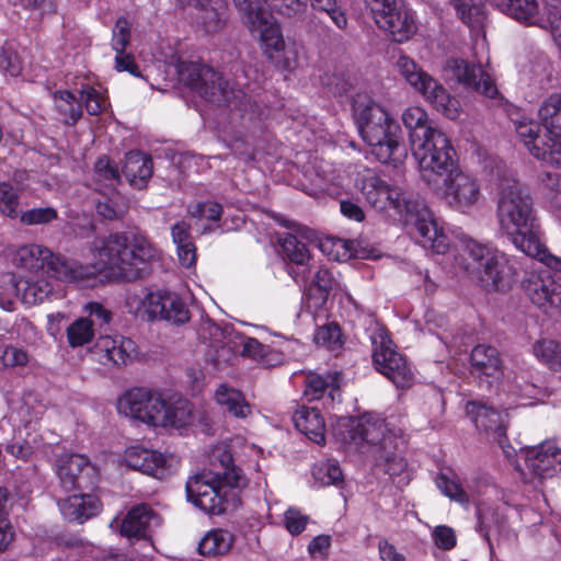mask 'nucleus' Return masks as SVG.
Masks as SVG:
<instances>
[{
  "label": "nucleus",
  "instance_id": "obj_1",
  "mask_svg": "<svg viewBox=\"0 0 561 561\" xmlns=\"http://www.w3.org/2000/svg\"><path fill=\"white\" fill-rule=\"evenodd\" d=\"M500 232L523 253L561 271V257L541 241V227L529 192L517 181L501 187L496 203Z\"/></svg>",
  "mask_w": 561,
  "mask_h": 561
},
{
  "label": "nucleus",
  "instance_id": "obj_2",
  "mask_svg": "<svg viewBox=\"0 0 561 561\" xmlns=\"http://www.w3.org/2000/svg\"><path fill=\"white\" fill-rule=\"evenodd\" d=\"M353 117L370 153L383 164L397 167L407 158L401 127L388 110L366 93H357L352 103Z\"/></svg>",
  "mask_w": 561,
  "mask_h": 561
},
{
  "label": "nucleus",
  "instance_id": "obj_3",
  "mask_svg": "<svg viewBox=\"0 0 561 561\" xmlns=\"http://www.w3.org/2000/svg\"><path fill=\"white\" fill-rule=\"evenodd\" d=\"M118 409L135 420L154 427L185 428L193 423V404L174 391L134 388L125 392Z\"/></svg>",
  "mask_w": 561,
  "mask_h": 561
},
{
  "label": "nucleus",
  "instance_id": "obj_4",
  "mask_svg": "<svg viewBox=\"0 0 561 561\" xmlns=\"http://www.w3.org/2000/svg\"><path fill=\"white\" fill-rule=\"evenodd\" d=\"M100 260L118 279L133 282L149 274L151 262L160 251L141 233H112L99 250Z\"/></svg>",
  "mask_w": 561,
  "mask_h": 561
},
{
  "label": "nucleus",
  "instance_id": "obj_5",
  "mask_svg": "<svg viewBox=\"0 0 561 561\" xmlns=\"http://www.w3.org/2000/svg\"><path fill=\"white\" fill-rule=\"evenodd\" d=\"M449 159L438 154L436 165L431 172L420 169L421 178L431 187L437 188L444 184L443 197L446 204L455 211L470 214L481 199L480 184L476 178L458 168L456 150L448 149Z\"/></svg>",
  "mask_w": 561,
  "mask_h": 561
},
{
  "label": "nucleus",
  "instance_id": "obj_6",
  "mask_svg": "<svg viewBox=\"0 0 561 561\" xmlns=\"http://www.w3.org/2000/svg\"><path fill=\"white\" fill-rule=\"evenodd\" d=\"M402 122L410 131L412 154L420 169L431 172L438 154L444 157L445 162L449 159L448 149L453 146L450 140L443 131L427 126V114L423 108L408 107L402 114Z\"/></svg>",
  "mask_w": 561,
  "mask_h": 561
},
{
  "label": "nucleus",
  "instance_id": "obj_7",
  "mask_svg": "<svg viewBox=\"0 0 561 561\" xmlns=\"http://www.w3.org/2000/svg\"><path fill=\"white\" fill-rule=\"evenodd\" d=\"M179 77L191 90L218 106L242 110L248 98L242 90L233 89L213 67L202 62L180 64Z\"/></svg>",
  "mask_w": 561,
  "mask_h": 561
},
{
  "label": "nucleus",
  "instance_id": "obj_8",
  "mask_svg": "<svg viewBox=\"0 0 561 561\" xmlns=\"http://www.w3.org/2000/svg\"><path fill=\"white\" fill-rule=\"evenodd\" d=\"M463 268L486 291H499L505 286L506 261L496 249L474 239L462 241Z\"/></svg>",
  "mask_w": 561,
  "mask_h": 561
},
{
  "label": "nucleus",
  "instance_id": "obj_9",
  "mask_svg": "<svg viewBox=\"0 0 561 561\" xmlns=\"http://www.w3.org/2000/svg\"><path fill=\"white\" fill-rule=\"evenodd\" d=\"M185 491L187 501L208 515L224 514L238 501L234 488L224 483L220 474L210 470L191 477Z\"/></svg>",
  "mask_w": 561,
  "mask_h": 561
},
{
  "label": "nucleus",
  "instance_id": "obj_10",
  "mask_svg": "<svg viewBox=\"0 0 561 561\" xmlns=\"http://www.w3.org/2000/svg\"><path fill=\"white\" fill-rule=\"evenodd\" d=\"M13 262L18 267L30 272L43 271L49 277L66 283L77 282L87 276V268L78 262L61 259L38 244L21 247Z\"/></svg>",
  "mask_w": 561,
  "mask_h": 561
},
{
  "label": "nucleus",
  "instance_id": "obj_11",
  "mask_svg": "<svg viewBox=\"0 0 561 561\" xmlns=\"http://www.w3.org/2000/svg\"><path fill=\"white\" fill-rule=\"evenodd\" d=\"M398 72L438 112L450 119L459 115L458 101L453 98L446 88L425 72L411 57L400 55L396 61Z\"/></svg>",
  "mask_w": 561,
  "mask_h": 561
},
{
  "label": "nucleus",
  "instance_id": "obj_12",
  "mask_svg": "<svg viewBox=\"0 0 561 561\" xmlns=\"http://www.w3.org/2000/svg\"><path fill=\"white\" fill-rule=\"evenodd\" d=\"M285 257L288 260L287 272L296 284L311 287L319 290L320 296L325 300L334 287L335 278L328 268H319L310 280L311 268L309 266V251L306 244L294 234L287 233L280 242Z\"/></svg>",
  "mask_w": 561,
  "mask_h": 561
},
{
  "label": "nucleus",
  "instance_id": "obj_13",
  "mask_svg": "<svg viewBox=\"0 0 561 561\" xmlns=\"http://www.w3.org/2000/svg\"><path fill=\"white\" fill-rule=\"evenodd\" d=\"M377 26L388 32L398 43L408 41L417 27L412 11L404 0H365Z\"/></svg>",
  "mask_w": 561,
  "mask_h": 561
},
{
  "label": "nucleus",
  "instance_id": "obj_14",
  "mask_svg": "<svg viewBox=\"0 0 561 561\" xmlns=\"http://www.w3.org/2000/svg\"><path fill=\"white\" fill-rule=\"evenodd\" d=\"M560 5L547 4L546 14H540L537 0H504L501 10L525 26H538L550 30L553 39L561 49V1Z\"/></svg>",
  "mask_w": 561,
  "mask_h": 561
},
{
  "label": "nucleus",
  "instance_id": "obj_15",
  "mask_svg": "<svg viewBox=\"0 0 561 561\" xmlns=\"http://www.w3.org/2000/svg\"><path fill=\"white\" fill-rule=\"evenodd\" d=\"M357 187L366 202L377 210L393 209L400 216L412 214L413 207L399 187L390 186L373 170H366L357 179Z\"/></svg>",
  "mask_w": 561,
  "mask_h": 561
},
{
  "label": "nucleus",
  "instance_id": "obj_16",
  "mask_svg": "<svg viewBox=\"0 0 561 561\" xmlns=\"http://www.w3.org/2000/svg\"><path fill=\"white\" fill-rule=\"evenodd\" d=\"M373 363L375 368L397 388H409L414 374L404 355L398 353L388 336L380 334L373 339Z\"/></svg>",
  "mask_w": 561,
  "mask_h": 561
},
{
  "label": "nucleus",
  "instance_id": "obj_17",
  "mask_svg": "<svg viewBox=\"0 0 561 561\" xmlns=\"http://www.w3.org/2000/svg\"><path fill=\"white\" fill-rule=\"evenodd\" d=\"M385 423L371 415L340 417L332 427L333 436L344 445H380L386 447Z\"/></svg>",
  "mask_w": 561,
  "mask_h": 561
},
{
  "label": "nucleus",
  "instance_id": "obj_18",
  "mask_svg": "<svg viewBox=\"0 0 561 561\" xmlns=\"http://www.w3.org/2000/svg\"><path fill=\"white\" fill-rule=\"evenodd\" d=\"M465 411L477 430L492 436L497 442L507 458L514 455L515 450L510 445L506 436L508 415L505 411L499 410L482 400L468 401Z\"/></svg>",
  "mask_w": 561,
  "mask_h": 561
},
{
  "label": "nucleus",
  "instance_id": "obj_19",
  "mask_svg": "<svg viewBox=\"0 0 561 561\" xmlns=\"http://www.w3.org/2000/svg\"><path fill=\"white\" fill-rule=\"evenodd\" d=\"M531 272L523 282V288L530 301L550 316L561 313V282L550 270Z\"/></svg>",
  "mask_w": 561,
  "mask_h": 561
},
{
  "label": "nucleus",
  "instance_id": "obj_20",
  "mask_svg": "<svg viewBox=\"0 0 561 561\" xmlns=\"http://www.w3.org/2000/svg\"><path fill=\"white\" fill-rule=\"evenodd\" d=\"M148 321H164L172 325H183L191 319L188 305L181 295L168 289L147 293Z\"/></svg>",
  "mask_w": 561,
  "mask_h": 561
},
{
  "label": "nucleus",
  "instance_id": "obj_21",
  "mask_svg": "<svg viewBox=\"0 0 561 561\" xmlns=\"http://www.w3.org/2000/svg\"><path fill=\"white\" fill-rule=\"evenodd\" d=\"M511 121L514 124L517 136L531 156L548 165L550 163H558L553 158L556 157V149H552V140L546 129L542 134L540 125L525 116L511 117Z\"/></svg>",
  "mask_w": 561,
  "mask_h": 561
},
{
  "label": "nucleus",
  "instance_id": "obj_22",
  "mask_svg": "<svg viewBox=\"0 0 561 561\" xmlns=\"http://www.w3.org/2000/svg\"><path fill=\"white\" fill-rule=\"evenodd\" d=\"M445 69L451 73L458 83L490 99H494L499 94L495 83L479 65L460 58H451L447 60Z\"/></svg>",
  "mask_w": 561,
  "mask_h": 561
},
{
  "label": "nucleus",
  "instance_id": "obj_23",
  "mask_svg": "<svg viewBox=\"0 0 561 561\" xmlns=\"http://www.w3.org/2000/svg\"><path fill=\"white\" fill-rule=\"evenodd\" d=\"M119 530L121 536L129 540H151L153 527L160 525L159 515L147 504H139L131 507L124 518H115L111 526Z\"/></svg>",
  "mask_w": 561,
  "mask_h": 561
},
{
  "label": "nucleus",
  "instance_id": "obj_24",
  "mask_svg": "<svg viewBox=\"0 0 561 561\" xmlns=\"http://www.w3.org/2000/svg\"><path fill=\"white\" fill-rule=\"evenodd\" d=\"M57 476L66 491H83L94 483L96 473L87 457L72 454L59 461Z\"/></svg>",
  "mask_w": 561,
  "mask_h": 561
},
{
  "label": "nucleus",
  "instance_id": "obj_25",
  "mask_svg": "<svg viewBox=\"0 0 561 561\" xmlns=\"http://www.w3.org/2000/svg\"><path fill=\"white\" fill-rule=\"evenodd\" d=\"M304 394L308 401L322 400L324 407H333L341 401L340 373H309L305 379Z\"/></svg>",
  "mask_w": 561,
  "mask_h": 561
},
{
  "label": "nucleus",
  "instance_id": "obj_26",
  "mask_svg": "<svg viewBox=\"0 0 561 561\" xmlns=\"http://www.w3.org/2000/svg\"><path fill=\"white\" fill-rule=\"evenodd\" d=\"M94 353L103 365H127L137 354L136 343L125 336H101L94 345Z\"/></svg>",
  "mask_w": 561,
  "mask_h": 561
},
{
  "label": "nucleus",
  "instance_id": "obj_27",
  "mask_svg": "<svg viewBox=\"0 0 561 561\" xmlns=\"http://www.w3.org/2000/svg\"><path fill=\"white\" fill-rule=\"evenodd\" d=\"M526 467L539 478H550L561 471V449L553 443H543L526 453Z\"/></svg>",
  "mask_w": 561,
  "mask_h": 561
},
{
  "label": "nucleus",
  "instance_id": "obj_28",
  "mask_svg": "<svg viewBox=\"0 0 561 561\" xmlns=\"http://www.w3.org/2000/svg\"><path fill=\"white\" fill-rule=\"evenodd\" d=\"M124 459L130 469L157 479H162L168 473L167 458L157 450L130 446L126 449Z\"/></svg>",
  "mask_w": 561,
  "mask_h": 561
},
{
  "label": "nucleus",
  "instance_id": "obj_29",
  "mask_svg": "<svg viewBox=\"0 0 561 561\" xmlns=\"http://www.w3.org/2000/svg\"><path fill=\"white\" fill-rule=\"evenodd\" d=\"M416 240L424 249H431L437 254L448 251L449 240L442 227L428 210L419 214L415 219Z\"/></svg>",
  "mask_w": 561,
  "mask_h": 561
},
{
  "label": "nucleus",
  "instance_id": "obj_30",
  "mask_svg": "<svg viewBox=\"0 0 561 561\" xmlns=\"http://www.w3.org/2000/svg\"><path fill=\"white\" fill-rule=\"evenodd\" d=\"M10 293L26 306L42 304L55 297L53 284L44 278L12 277Z\"/></svg>",
  "mask_w": 561,
  "mask_h": 561
},
{
  "label": "nucleus",
  "instance_id": "obj_31",
  "mask_svg": "<svg viewBox=\"0 0 561 561\" xmlns=\"http://www.w3.org/2000/svg\"><path fill=\"white\" fill-rule=\"evenodd\" d=\"M58 507L65 519L82 524L99 514L101 503L94 495L78 493L59 500Z\"/></svg>",
  "mask_w": 561,
  "mask_h": 561
},
{
  "label": "nucleus",
  "instance_id": "obj_32",
  "mask_svg": "<svg viewBox=\"0 0 561 561\" xmlns=\"http://www.w3.org/2000/svg\"><path fill=\"white\" fill-rule=\"evenodd\" d=\"M471 374L478 378L497 379L501 376L502 363L499 351L490 345L480 344L470 354Z\"/></svg>",
  "mask_w": 561,
  "mask_h": 561
},
{
  "label": "nucleus",
  "instance_id": "obj_33",
  "mask_svg": "<svg viewBox=\"0 0 561 561\" xmlns=\"http://www.w3.org/2000/svg\"><path fill=\"white\" fill-rule=\"evenodd\" d=\"M295 427L318 445L325 443V423L316 408L300 407L293 415Z\"/></svg>",
  "mask_w": 561,
  "mask_h": 561
},
{
  "label": "nucleus",
  "instance_id": "obj_34",
  "mask_svg": "<svg viewBox=\"0 0 561 561\" xmlns=\"http://www.w3.org/2000/svg\"><path fill=\"white\" fill-rule=\"evenodd\" d=\"M122 172L133 187L141 190L152 175V159L140 151H129Z\"/></svg>",
  "mask_w": 561,
  "mask_h": 561
},
{
  "label": "nucleus",
  "instance_id": "obj_35",
  "mask_svg": "<svg viewBox=\"0 0 561 561\" xmlns=\"http://www.w3.org/2000/svg\"><path fill=\"white\" fill-rule=\"evenodd\" d=\"M181 5H190L198 9L204 30L207 33L219 31L225 24V1L224 0H178Z\"/></svg>",
  "mask_w": 561,
  "mask_h": 561
},
{
  "label": "nucleus",
  "instance_id": "obj_36",
  "mask_svg": "<svg viewBox=\"0 0 561 561\" xmlns=\"http://www.w3.org/2000/svg\"><path fill=\"white\" fill-rule=\"evenodd\" d=\"M249 30L252 33H259L262 48L270 59L274 58V54L284 50L285 41L280 27L270 13L265 19H262L260 23L253 24V27H249Z\"/></svg>",
  "mask_w": 561,
  "mask_h": 561
},
{
  "label": "nucleus",
  "instance_id": "obj_37",
  "mask_svg": "<svg viewBox=\"0 0 561 561\" xmlns=\"http://www.w3.org/2000/svg\"><path fill=\"white\" fill-rule=\"evenodd\" d=\"M478 526L477 530L488 542L491 554L493 553V545L491 542V535H500L504 524L505 517L499 512L497 507L481 503L477 507Z\"/></svg>",
  "mask_w": 561,
  "mask_h": 561
},
{
  "label": "nucleus",
  "instance_id": "obj_38",
  "mask_svg": "<svg viewBox=\"0 0 561 561\" xmlns=\"http://www.w3.org/2000/svg\"><path fill=\"white\" fill-rule=\"evenodd\" d=\"M234 542V536L231 531L222 528L211 529L198 543L199 554L208 558H216L227 554Z\"/></svg>",
  "mask_w": 561,
  "mask_h": 561
},
{
  "label": "nucleus",
  "instance_id": "obj_39",
  "mask_svg": "<svg viewBox=\"0 0 561 561\" xmlns=\"http://www.w3.org/2000/svg\"><path fill=\"white\" fill-rule=\"evenodd\" d=\"M456 16L472 30L481 28L486 20L485 0H449Z\"/></svg>",
  "mask_w": 561,
  "mask_h": 561
},
{
  "label": "nucleus",
  "instance_id": "obj_40",
  "mask_svg": "<svg viewBox=\"0 0 561 561\" xmlns=\"http://www.w3.org/2000/svg\"><path fill=\"white\" fill-rule=\"evenodd\" d=\"M538 115L551 140L561 137V93H552L540 105Z\"/></svg>",
  "mask_w": 561,
  "mask_h": 561
},
{
  "label": "nucleus",
  "instance_id": "obj_41",
  "mask_svg": "<svg viewBox=\"0 0 561 561\" xmlns=\"http://www.w3.org/2000/svg\"><path fill=\"white\" fill-rule=\"evenodd\" d=\"M55 106L65 125L75 126L82 117V103L68 90H57L53 94Z\"/></svg>",
  "mask_w": 561,
  "mask_h": 561
},
{
  "label": "nucleus",
  "instance_id": "obj_42",
  "mask_svg": "<svg viewBox=\"0 0 561 561\" xmlns=\"http://www.w3.org/2000/svg\"><path fill=\"white\" fill-rule=\"evenodd\" d=\"M216 401L225 411L236 417H245L250 413V405L241 391L221 385L216 390Z\"/></svg>",
  "mask_w": 561,
  "mask_h": 561
},
{
  "label": "nucleus",
  "instance_id": "obj_43",
  "mask_svg": "<svg viewBox=\"0 0 561 561\" xmlns=\"http://www.w3.org/2000/svg\"><path fill=\"white\" fill-rule=\"evenodd\" d=\"M94 337L93 321L79 318L67 328V339L71 347H80L90 343Z\"/></svg>",
  "mask_w": 561,
  "mask_h": 561
},
{
  "label": "nucleus",
  "instance_id": "obj_44",
  "mask_svg": "<svg viewBox=\"0 0 561 561\" xmlns=\"http://www.w3.org/2000/svg\"><path fill=\"white\" fill-rule=\"evenodd\" d=\"M312 476L321 486L340 485L343 483V473L336 461L328 460L317 465L312 470Z\"/></svg>",
  "mask_w": 561,
  "mask_h": 561
},
{
  "label": "nucleus",
  "instance_id": "obj_45",
  "mask_svg": "<svg viewBox=\"0 0 561 561\" xmlns=\"http://www.w3.org/2000/svg\"><path fill=\"white\" fill-rule=\"evenodd\" d=\"M317 345L329 351H336L342 347V333L337 323L331 322L317 329L314 333Z\"/></svg>",
  "mask_w": 561,
  "mask_h": 561
},
{
  "label": "nucleus",
  "instance_id": "obj_46",
  "mask_svg": "<svg viewBox=\"0 0 561 561\" xmlns=\"http://www.w3.org/2000/svg\"><path fill=\"white\" fill-rule=\"evenodd\" d=\"M542 183L545 186V196L550 207L557 211L558 218L561 220V174L558 172H546L542 174Z\"/></svg>",
  "mask_w": 561,
  "mask_h": 561
},
{
  "label": "nucleus",
  "instance_id": "obj_47",
  "mask_svg": "<svg viewBox=\"0 0 561 561\" xmlns=\"http://www.w3.org/2000/svg\"><path fill=\"white\" fill-rule=\"evenodd\" d=\"M310 3L314 10L325 12L339 30L345 31L347 28L346 12L337 5V0H310Z\"/></svg>",
  "mask_w": 561,
  "mask_h": 561
},
{
  "label": "nucleus",
  "instance_id": "obj_48",
  "mask_svg": "<svg viewBox=\"0 0 561 561\" xmlns=\"http://www.w3.org/2000/svg\"><path fill=\"white\" fill-rule=\"evenodd\" d=\"M19 191L9 182H0V213L11 219L19 216Z\"/></svg>",
  "mask_w": 561,
  "mask_h": 561
},
{
  "label": "nucleus",
  "instance_id": "obj_49",
  "mask_svg": "<svg viewBox=\"0 0 561 561\" xmlns=\"http://www.w3.org/2000/svg\"><path fill=\"white\" fill-rule=\"evenodd\" d=\"M535 355L545 362L550 368L561 366V344L552 340L538 341L534 345Z\"/></svg>",
  "mask_w": 561,
  "mask_h": 561
},
{
  "label": "nucleus",
  "instance_id": "obj_50",
  "mask_svg": "<svg viewBox=\"0 0 561 561\" xmlns=\"http://www.w3.org/2000/svg\"><path fill=\"white\" fill-rule=\"evenodd\" d=\"M234 7L242 14L244 23L248 27H253V24L260 23L268 14L259 0H232Z\"/></svg>",
  "mask_w": 561,
  "mask_h": 561
},
{
  "label": "nucleus",
  "instance_id": "obj_51",
  "mask_svg": "<svg viewBox=\"0 0 561 561\" xmlns=\"http://www.w3.org/2000/svg\"><path fill=\"white\" fill-rule=\"evenodd\" d=\"M20 221L26 226L46 225L58 218V211L56 208L47 207H34L21 211L18 216Z\"/></svg>",
  "mask_w": 561,
  "mask_h": 561
},
{
  "label": "nucleus",
  "instance_id": "obj_52",
  "mask_svg": "<svg viewBox=\"0 0 561 561\" xmlns=\"http://www.w3.org/2000/svg\"><path fill=\"white\" fill-rule=\"evenodd\" d=\"M131 24L125 16L117 19L112 31L111 46L116 54L124 53L130 43Z\"/></svg>",
  "mask_w": 561,
  "mask_h": 561
},
{
  "label": "nucleus",
  "instance_id": "obj_53",
  "mask_svg": "<svg viewBox=\"0 0 561 561\" xmlns=\"http://www.w3.org/2000/svg\"><path fill=\"white\" fill-rule=\"evenodd\" d=\"M218 460L222 467V472H218L220 474V480L232 486L239 488L242 481V476L240 470H238L233 463V457L229 450H224L219 454Z\"/></svg>",
  "mask_w": 561,
  "mask_h": 561
},
{
  "label": "nucleus",
  "instance_id": "obj_54",
  "mask_svg": "<svg viewBox=\"0 0 561 561\" xmlns=\"http://www.w3.org/2000/svg\"><path fill=\"white\" fill-rule=\"evenodd\" d=\"M436 485L440 490V492L455 500L459 503H465L468 500L466 492L462 490L461 485L448 478L446 473L440 472L436 478Z\"/></svg>",
  "mask_w": 561,
  "mask_h": 561
},
{
  "label": "nucleus",
  "instance_id": "obj_55",
  "mask_svg": "<svg viewBox=\"0 0 561 561\" xmlns=\"http://www.w3.org/2000/svg\"><path fill=\"white\" fill-rule=\"evenodd\" d=\"M94 171L100 180L107 181L111 185L121 182L118 167L107 156H102L96 160Z\"/></svg>",
  "mask_w": 561,
  "mask_h": 561
},
{
  "label": "nucleus",
  "instance_id": "obj_56",
  "mask_svg": "<svg viewBox=\"0 0 561 561\" xmlns=\"http://www.w3.org/2000/svg\"><path fill=\"white\" fill-rule=\"evenodd\" d=\"M309 522V516L304 515L300 510L289 507L284 513V525L287 531L293 536L300 535Z\"/></svg>",
  "mask_w": 561,
  "mask_h": 561
},
{
  "label": "nucleus",
  "instance_id": "obj_57",
  "mask_svg": "<svg viewBox=\"0 0 561 561\" xmlns=\"http://www.w3.org/2000/svg\"><path fill=\"white\" fill-rule=\"evenodd\" d=\"M307 0H273L272 9L280 15L296 18L307 10Z\"/></svg>",
  "mask_w": 561,
  "mask_h": 561
},
{
  "label": "nucleus",
  "instance_id": "obj_58",
  "mask_svg": "<svg viewBox=\"0 0 561 561\" xmlns=\"http://www.w3.org/2000/svg\"><path fill=\"white\" fill-rule=\"evenodd\" d=\"M80 100L89 115L96 116L102 113L103 106L100 93L91 85H83L79 91Z\"/></svg>",
  "mask_w": 561,
  "mask_h": 561
},
{
  "label": "nucleus",
  "instance_id": "obj_59",
  "mask_svg": "<svg viewBox=\"0 0 561 561\" xmlns=\"http://www.w3.org/2000/svg\"><path fill=\"white\" fill-rule=\"evenodd\" d=\"M435 545L442 550H451L457 545L455 530L446 525H438L432 533Z\"/></svg>",
  "mask_w": 561,
  "mask_h": 561
},
{
  "label": "nucleus",
  "instance_id": "obj_60",
  "mask_svg": "<svg viewBox=\"0 0 561 561\" xmlns=\"http://www.w3.org/2000/svg\"><path fill=\"white\" fill-rule=\"evenodd\" d=\"M0 68L12 77L20 75L22 64L16 53L3 49L0 54Z\"/></svg>",
  "mask_w": 561,
  "mask_h": 561
},
{
  "label": "nucleus",
  "instance_id": "obj_61",
  "mask_svg": "<svg viewBox=\"0 0 561 561\" xmlns=\"http://www.w3.org/2000/svg\"><path fill=\"white\" fill-rule=\"evenodd\" d=\"M238 339L240 340V344L242 345L241 355L243 357H249L257 363L259 357L264 351L265 345L254 337L244 336L242 334H239Z\"/></svg>",
  "mask_w": 561,
  "mask_h": 561
},
{
  "label": "nucleus",
  "instance_id": "obj_62",
  "mask_svg": "<svg viewBox=\"0 0 561 561\" xmlns=\"http://www.w3.org/2000/svg\"><path fill=\"white\" fill-rule=\"evenodd\" d=\"M2 362L10 367L24 366L28 362V355L24 350L9 345L3 351Z\"/></svg>",
  "mask_w": 561,
  "mask_h": 561
},
{
  "label": "nucleus",
  "instance_id": "obj_63",
  "mask_svg": "<svg viewBox=\"0 0 561 561\" xmlns=\"http://www.w3.org/2000/svg\"><path fill=\"white\" fill-rule=\"evenodd\" d=\"M193 214L201 218L218 221L222 214V206L217 202L210 201L198 203Z\"/></svg>",
  "mask_w": 561,
  "mask_h": 561
},
{
  "label": "nucleus",
  "instance_id": "obj_64",
  "mask_svg": "<svg viewBox=\"0 0 561 561\" xmlns=\"http://www.w3.org/2000/svg\"><path fill=\"white\" fill-rule=\"evenodd\" d=\"M115 70L118 72L127 71L136 78L141 77V72L135 62V58L131 54L124 53L116 54L115 56Z\"/></svg>",
  "mask_w": 561,
  "mask_h": 561
}]
</instances>
